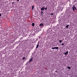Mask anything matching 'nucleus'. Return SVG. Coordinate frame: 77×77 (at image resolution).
<instances>
[{
    "label": "nucleus",
    "instance_id": "obj_5",
    "mask_svg": "<svg viewBox=\"0 0 77 77\" xmlns=\"http://www.w3.org/2000/svg\"><path fill=\"white\" fill-rule=\"evenodd\" d=\"M69 26V25H67L66 27V29H67L68 28V26Z\"/></svg>",
    "mask_w": 77,
    "mask_h": 77
},
{
    "label": "nucleus",
    "instance_id": "obj_21",
    "mask_svg": "<svg viewBox=\"0 0 77 77\" xmlns=\"http://www.w3.org/2000/svg\"><path fill=\"white\" fill-rule=\"evenodd\" d=\"M39 42H38V43L37 45H39Z\"/></svg>",
    "mask_w": 77,
    "mask_h": 77
},
{
    "label": "nucleus",
    "instance_id": "obj_12",
    "mask_svg": "<svg viewBox=\"0 0 77 77\" xmlns=\"http://www.w3.org/2000/svg\"><path fill=\"white\" fill-rule=\"evenodd\" d=\"M38 47H39V45H37V46L36 47V48H38Z\"/></svg>",
    "mask_w": 77,
    "mask_h": 77
},
{
    "label": "nucleus",
    "instance_id": "obj_20",
    "mask_svg": "<svg viewBox=\"0 0 77 77\" xmlns=\"http://www.w3.org/2000/svg\"><path fill=\"white\" fill-rule=\"evenodd\" d=\"M38 38H39V39H40V38H41V37H40V36H38Z\"/></svg>",
    "mask_w": 77,
    "mask_h": 77
},
{
    "label": "nucleus",
    "instance_id": "obj_19",
    "mask_svg": "<svg viewBox=\"0 0 77 77\" xmlns=\"http://www.w3.org/2000/svg\"><path fill=\"white\" fill-rule=\"evenodd\" d=\"M61 45H64V44L63 43H62L61 44Z\"/></svg>",
    "mask_w": 77,
    "mask_h": 77
},
{
    "label": "nucleus",
    "instance_id": "obj_18",
    "mask_svg": "<svg viewBox=\"0 0 77 77\" xmlns=\"http://www.w3.org/2000/svg\"><path fill=\"white\" fill-rule=\"evenodd\" d=\"M34 42V43H35V44H36V41H35Z\"/></svg>",
    "mask_w": 77,
    "mask_h": 77
},
{
    "label": "nucleus",
    "instance_id": "obj_9",
    "mask_svg": "<svg viewBox=\"0 0 77 77\" xmlns=\"http://www.w3.org/2000/svg\"><path fill=\"white\" fill-rule=\"evenodd\" d=\"M67 68H68V69H71V67H70L67 66Z\"/></svg>",
    "mask_w": 77,
    "mask_h": 77
},
{
    "label": "nucleus",
    "instance_id": "obj_8",
    "mask_svg": "<svg viewBox=\"0 0 77 77\" xmlns=\"http://www.w3.org/2000/svg\"><path fill=\"white\" fill-rule=\"evenodd\" d=\"M32 26H35V23H32Z\"/></svg>",
    "mask_w": 77,
    "mask_h": 77
},
{
    "label": "nucleus",
    "instance_id": "obj_16",
    "mask_svg": "<svg viewBox=\"0 0 77 77\" xmlns=\"http://www.w3.org/2000/svg\"><path fill=\"white\" fill-rule=\"evenodd\" d=\"M49 15H54V14H53L52 13V14H50Z\"/></svg>",
    "mask_w": 77,
    "mask_h": 77
},
{
    "label": "nucleus",
    "instance_id": "obj_23",
    "mask_svg": "<svg viewBox=\"0 0 77 77\" xmlns=\"http://www.w3.org/2000/svg\"><path fill=\"white\" fill-rule=\"evenodd\" d=\"M43 13V12H42V11H41V13H42V14Z\"/></svg>",
    "mask_w": 77,
    "mask_h": 77
},
{
    "label": "nucleus",
    "instance_id": "obj_4",
    "mask_svg": "<svg viewBox=\"0 0 77 77\" xmlns=\"http://www.w3.org/2000/svg\"><path fill=\"white\" fill-rule=\"evenodd\" d=\"M33 57H32L29 60V62H32V60H33Z\"/></svg>",
    "mask_w": 77,
    "mask_h": 77
},
{
    "label": "nucleus",
    "instance_id": "obj_24",
    "mask_svg": "<svg viewBox=\"0 0 77 77\" xmlns=\"http://www.w3.org/2000/svg\"><path fill=\"white\" fill-rule=\"evenodd\" d=\"M14 2H12V4H14Z\"/></svg>",
    "mask_w": 77,
    "mask_h": 77
},
{
    "label": "nucleus",
    "instance_id": "obj_6",
    "mask_svg": "<svg viewBox=\"0 0 77 77\" xmlns=\"http://www.w3.org/2000/svg\"><path fill=\"white\" fill-rule=\"evenodd\" d=\"M44 7H42L41 8V11H44Z\"/></svg>",
    "mask_w": 77,
    "mask_h": 77
},
{
    "label": "nucleus",
    "instance_id": "obj_22",
    "mask_svg": "<svg viewBox=\"0 0 77 77\" xmlns=\"http://www.w3.org/2000/svg\"><path fill=\"white\" fill-rule=\"evenodd\" d=\"M2 16V14H1V13H0V17H1Z\"/></svg>",
    "mask_w": 77,
    "mask_h": 77
},
{
    "label": "nucleus",
    "instance_id": "obj_11",
    "mask_svg": "<svg viewBox=\"0 0 77 77\" xmlns=\"http://www.w3.org/2000/svg\"><path fill=\"white\" fill-rule=\"evenodd\" d=\"M33 9H34V6H32V10H33Z\"/></svg>",
    "mask_w": 77,
    "mask_h": 77
},
{
    "label": "nucleus",
    "instance_id": "obj_13",
    "mask_svg": "<svg viewBox=\"0 0 77 77\" xmlns=\"http://www.w3.org/2000/svg\"><path fill=\"white\" fill-rule=\"evenodd\" d=\"M73 77H77V76H76V75H73Z\"/></svg>",
    "mask_w": 77,
    "mask_h": 77
},
{
    "label": "nucleus",
    "instance_id": "obj_10",
    "mask_svg": "<svg viewBox=\"0 0 77 77\" xmlns=\"http://www.w3.org/2000/svg\"><path fill=\"white\" fill-rule=\"evenodd\" d=\"M59 8L60 9V10H59V11H60V10L61 11H62V10L61 9H62V8L60 7V8Z\"/></svg>",
    "mask_w": 77,
    "mask_h": 77
},
{
    "label": "nucleus",
    "instance_id": "obj_15",
    "mask_svg": "<svg viewBox=\"0 0 77 77\" xmlns=\"http://www.w3.org/2000/svg\"><path fill=\"white\" fill-rule=\"evenodd\" d=\"M25 57H23L22 59L23 60H24V59H25Z\"/></svg>",
    "mask_w": 77,
    "mask_h": 77
},
{
    "label": "nucleus",
    "instance_id": "obj_2",
    "mask_svg": "<svg viewBox=\"0 0 77 77\" xmlns=\"http://www.w3.org/2000/svg\"><path fill=\"white\" fill-rule=\"evenodd\" d=\"M52 50H54V49H57H57H59V47H54L52 48Z\"/></svg>",
    "mask_w": 77,
    "mask_h": 77
},
{
    "label": "nucleus",
    "instance_id": "obj_7",
    "mask_svg": "<svg viewBox=\"0 0 77 77\" xmlns=\"http://www.w3.org/2000/svg\"><path fill=\"white\" fill-rule=\"evenodd\" d=\"M40 26H44V24H43V23H41L40 24Z\"/></svg>",
    "mask_w": 77,
    "mask_h": 77
},
{
    "label": "nucleus",
    "instance_id": "obj_14",
    "mask_svg": "<svg viewBox=\"0 0 77 77\" xmlns=\"http://www.w3.org/2000/svg\"><path fill=\"white\" fill-rule=\"evenodd\" d=\"M62 40H59V42H60V43H61V42H62Z\"/></svg>",
    "mask_w": 77,
    "mask_h": 77
},
{
    "label": "nucleus",
    "instance_id": "obj_25",
    "mask_svg": "<svg viewBox=\"0 0 77 77\" xmlns=\"http://www.w3.org/2000/svg\"><path fill=\"white\" fill-rule=\"evenodd\" d=\"M20 0H17V2H18Z\"/></svg>",
    "mask_w": 77,
    "mask_h": 77
},
{
    "label": "nucleus",
    "instance_id": "obj_3",
    "mask_svg": "<svg viewBox=\"0 0 77 77\" xmlns=\"http://www.w3.org/2000/svg\"><path fill=\"white\" fill-rule=\"evenodd\" d=\"M65 55H66L68 54V51H66L65 52H64L63 53Z\"/></svg>",
    "mask_w": 77,
    "mask_h": 77
},
{
    "label": "nucleus",
    "instance_id": "obj_1",
    "mask_svg": "<svg viewBox=\"0 0 77 77\" xmlns=\"http://www.w3.org/2000/svg\"><path fill=\"white\" fill-rule=\"evenodd\" d=\"M73 11L74 12L75 11V9H76V10L77 11V8H76V7H75V6L73 5V6L72 7Z\"/></svg>",
    "mask_w": 77,
    "mask_h": 77
},
{
    "label": "nucleus",
    "instance_id": "obj_17",
    "mask_svg": "<svg viewBox=\"0 0 77 77\" xmlns=\"http://www.w3.org/2000/svg\"><path fill=\"white\" fill-rule=\"evenodd\" d=\"M45 10H47V8H45Z\"/></svg>",
    "mask_w": 77,
    "mask_h": 77
}]
</instances>
